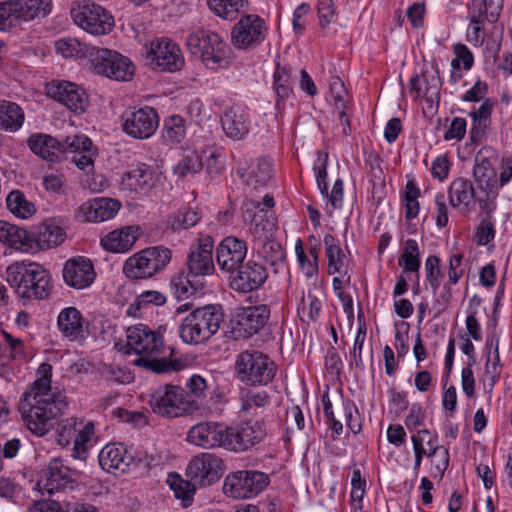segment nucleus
<instances>
[{
	"instance_id": "1",
	"label": "nucleus",
	"mask_w": 512,
	"mask_h": 512,
	"mask_svg": "<svg viewBox=\"0 0 512 512\" xmlns=\"http://www.w3.org/2000/svg\"><path fill=\"white\" fill-rule=\"evenodd\" d=\"M38 379L25 391L18 403V411L28 430L44 436L56 424L67 408L66 394L51 386L52 366L40 364Z\"/></svg>"
},
{
	"instance_id": "2",
	"label": "nucleus",
	"mask_w": 512,
	"mask_h": 512,
	"mask_svg": "<svg viewBox=\"0 0 512 512\" xmlns=\"http://www.w3.org/2000/svg\"><path fill=\"white\" fill-rule=\"evenodd\" d=\"M127 344L139 355L134 364L157 374L177 372L185 367L183 360L172 359L173 349L165 355L162 336L148 326L139 324L127 330Z\"/></svg>"
},
{
	"instance_id": "3",
	"label": "nucleus",
	"mask_w": 512,
	"mask_h": 512,
	"mask_svg": "<svg viewBox=\"0 0 512 512\" xmlns=\"http://www.w3.org/2000/svg\"><path fill=\"white\" fill-rule=\"evenodd\" d=\"M6 273L8 283L22 299L41 300L50 294V275L36 262H15Z\"/></svg>"
},
{
	"instance_id": "4",
	"label": "nucleus",
	"mask_w": 512,
	"mask_h": 512,
	"mask_svg": "<svg viewBox=\"0 0 512 512\" xmlns=\"http://www.w3.org/2000/svg\"><path fill=\"white\" fill-rule=\"evenodd\" d=\"M223 319V310L219 304L198 307L182 320L179 326L180 337L188 344L203 343L217 333Z\"/></svg>"
},
{
	"instance_id": "5",
	"label": "nucleus",
	"mask_w": 512,
	"mask_h": 512,
	"mask_svg": "<svg viewBox=\"0 0 512 512\" xmlns=\"http://www.w3.org/2000/svg\"><path fill=\"white\" fill-rule=\"evenodd\" d=\"M276 371L275 362L259 350H244L236 356V377L246 386H266L273 381Z\"/></svg>"
},
{
	"instance_id": "6",
	"label": "nucleus",
	"mask_w": 512,
	"mask_h": 512,
	"mask_svg": "<svg viewBox=\"0 0 512 512\" xmlns=\"http://www.w3.org/2000/svg\"><path fill=\"white\" fill-rule=\"evenodd\" d=\"M186 44L190 53L208 69L216 70L228 64L231 50L222 37L213 31L197 30L188 36Z\"/></svg>"
},
{
	"instance_id": "7",
	"label": "nucleus",
	"mask_w": 512,
	"mask_h": 512,
	"mask_svg": "<svg viewBox=\"0 0 512 512\" xmlns=\"http://www.w3.org/2000/svg\"><path fill=\"white\" fill-rule=\"evenodd\" d=\"M171 257V250L165 246L147 247L125 261L123 273L129 279H147L164 270Z\"/></svg>"
},
{
	"instance_id": "8",
	"label": "nucleus",
	"mask_w": 512,
	"mask_h": 512,
	"mask_svg": "<svg viewBox=\"0 0 512 512\" xmlns=\"http://www.w3.org/2000/svg\"><path fill=\"white\" fill-rule=\"evenodd\" d=\"M150 403L154 413L168 418L185 415L197 408L195 401L189 399V394L176 385L157 388Z\"/></svg>"
},
{
	"instance_id": "9",
	"label": "nucleus",
	"mask_w": 512,
	"mask_h": 512,
	"mask_svg": "<svg viewBox=\"0 0 512 512\" xmlns=\"http://www.w3.org/2000/svg\"><path fill=\"white\" fill-rule=\"evenodd\" d=\"M269 484L267 474L256 470H239L229 473L223 484L225 495L235 499L251 498Z\"/></svg>"
},
{
	"instance_id": "10",
	"label": "nucleus",
	"mask_w": 512,
	"mask_h": 512,
	"mask_svg": "<svg viewBox=\"0 0 512 512\" xmlns=\"http://www.w3.org/2000/svg\"><path fill=\"white\" fill-rule=\"evenodd\" d=\"M91 63L97 74L117 81H128L134 74V65L127 57L107 48H97Z\"/></svg>"
},
{
	"instance_id": "11",
	"label": "nucleus",
	"mask_w": 512,
	"mask_h": 512,
	"mask_svg": "<svg viewBox=\"0 0 512 512\" xmlns=\"http://www.w3.org/2000/svg\"><path fill=\"white\" fill-rule=\"evenodd\" d=\"M71 16L76 25L95 35L109 33L114 26L113 17L107 10L90 1H84L73 7Z\"/></svg>"
},
{
	"instance_id": "12",
	"label": "nucleus",
	"mask_w": 512,
	"mask_h": 512,
	"mask_svg": "<svg viewBox=\"0 0 512 512\" xmlns=\"http://www.w3.org/2000/svg\"><path fill=\"white\" fill-rule=\"evenodd\" d=\"M144 49L149 64L161 71L175 72L184 66L179 46L168 38L153 40Z\"/></svg>"
},
{
	"instance_id": "13",
	"label": "nucleus",
	"mask_w": 512,
	"mask_h": 512,
	"mask_svg": "<svg viewBox=\"0 0 512 512\" xmlns=\"http://www.w3.org/2000/svg\"><path fill=\"white\" fill-rule=\"evenodd\" d=\"M224 462L213 453H200L194 456L186 468V477L199 488L211 486L223 475Z\"/></svg>"
},
{
	"instance_id": "14",
	"label": "nucleus",
	"mask_w": 512,
	"mask_h": 512,
	"mask_svg": "<svg viewBox=\"0 0 512 512\" xmlns=\"http://www.w3.org/2000/svg\"><path fill=\"white\" fill-rule=\"evenodd\" d=\"M270 315V307L266 304L239 307L233 314V332L238 337L250 338L266 326Z\"/></svg>"
},
{
	"instance_id": "15",
	"label": "nucleus",
	"mask_w": 512,
	"mask_h": 512,
	"mask_svg": "<svg viewBox=\"0 0 512 512\" xmlns=\"http://www.w3.org/2000/svg\"><path fill=\"white\" fill-rule=\"evenodd\" d=\"M267 36L265 21L256 14H247L234 25L231 42L237 49H252L260 45Z\"/></svg>"
},
{
	"instance_id": "16",
	"label": "nucleus",
	"mask_w": 512,
	"mask_h": 512,
	"mask_svg": "<svg viewBox=\"0 0 512 512\" xmlns=\"http://www.w3.org/2000/svg\"><path fill=\"white\" fill-rule=\"evenodd\" d=\"M242 211L243 220L249 225L254 243L272 236L276 230V217L272 210L262 207L259 201L247 200Z\"/></svg>"
},
{
	"instance_id": "17",
	"label": "nucleus",
	"mask_w": 512,
	"mask_h": 512,
	"mask_svg": "<svg viewBox=\"0 0 512 512\" xmlns=\"http://www.w3.org/2000/svg\"><path fill=\"white\" fill-rule=\"evenodd\" d=\"M226 450L246 452L262 442L266 436V428L260 421H243L235 425H227Z\"/></svg>"
},
{
	"instance_id": "18",
	"label": "nucleus",
	"mask_w": 512,
	"mask_h": 512,
	"mask_svg": "<svg viewBox=\"0 0 512 512\" xmlns=\"http://www.w3.org/2000/svg\"><path fill=\"white\" fill-rule=\"evenodd\" d=\"M122 129L134 139H147L158 128L159 116L157 111L149 106L137 110H127L121 116Z\"/></svg>"
},
{
	"instance_id": "19",
	"label": "nucleus",
	"mask_w": 512,
	"mask_h": 512,
	"mask_svg": "<svg viewBox=\"0 0 512 512\" xmlns=\"http://www.w3.org/2000/svg\"><path fill=\"white\" fill-rule=\"evenodd\" d=\"M77 476L78 472L69 468L63 459L53 458L36 485L42 493L47 492L51 495L61 489L73 488Z\"/></svg>"
},
{
	"instance_id": "20",
	"label": "nucleus",
	"mask_w": 512,
	"mask_h": 512,
	"mask_svg": "<svg viewBox=\"0 0 512 512\" xmlns=\"http://www.w3.org/2000/svg\"><path fill=\"white\" fill-rule=\"evenodd\" d=\"M230 277V286L241 293H249L259 289L267 280L266 268L254 261L242 263Z\"/></svg>"
},
{
	"instance_id": "21",
	"label": "nucleus",
	"mask_w": 512,
	"mask_h": 512,
	"mask_svg": "<svg viewBox=\"0 0 512 512\" xmlns=\"http://www.w3.org/2000/svg\"><path fill=\"white\" fill-rule=\"evenodd\" d=\"M227 425L220 422L206 421L194 425L188 432L191 443L205 448L221 447L226 449Z\"/></svg>"
},
{
	"instance_id": "22",
	"label": "nucleus",
	"mask_w": 512,
	"mask_h": 512,
	"mask_svg": "<svg viewBox=\"0 0 512 512\" xmlns=\"http://www.w3.org/2000/svg\"><path fill=\"white\" fill-rule=\"evenodd\" d=\"M213 247L214 242L211 236L199 238L197 242L191 246L187 258L190 276H205L213 273Z\"/></svg>"
},
{
	"instance_id": "23",
	"label": "nucleus",
	"mask_w": 512,
	"mask_h": 512,
	"mask_svg": "<svg viewBox=\"0 0 512 512\" xmlns=\"http://www.w3.org/2000/svg\"><path fill=\"white\" fill-rule=\"evenodd\" d=\"M47 94L77 113L84 112L88 103V97L84 89L69 81L48 84Z\"/></svg>"
},
{
	"instance_id": "24",
	"label": "nucleus",
	"mask_w": 512,
	"mask_h": 512,
	"mask_svg": "<svg viewBox=\"0 0 512 512\" xmlns=\"http://www.w3.org/2000/svg\"><path fill=\"white\" fill-rule=\"evenodd\" d=\"M246 255V243L236 237L224 238L216 250V260L219 267L230 273H234L239 268Z\"/></svg>"
},
{
	"instance_id": "25",
	"label": "nucleus",
	"mask_w": 512,
	"mask_h": 512,
	"mask_svg": "<svg viewBox=\"0 0 512 512\" xmlns=\"http://www.w3.org/2000/svg\"><path fill=\"white\" fill-rule=\"evenodd\" d=\"M63 278L67 285L75 289L90 286L95 278L91 260L83 257L68 260L63 268Z\"/></svg>"
},
{
	"instance_id": "26",
	"label": "nucleus",
	"mask_w": 512,
	"mask_h": 512,
	"mask_svg": "<svg viewBox=\"0 0 512 512\" xmlns=\"http://www.w3.org/2000/svg\"><path fill=\"white\" fill-rule=\"evenodd\" d=\"M221 125L227 137L233 140L243 139L249 133V115L240 106L230 107L223 113Z\"/></svg>"
},
{
	"instance_id": "27",
	"label": "nucleus",
	"mask_w": 512,
	"mask_h": 512,
	"mask_svg": "<svg viewBox=\"0 0 512 512\" xmlns=\"http://www.w3.org/2000/svg\"><path fill=\"white\" fill-rule=\"evenodd\" d=\"M66 238L64 229L52 220L42 222L31 234V252L60 245Z\"/></svg>"
},
{
	"instance_id": "28",
	"label": "nucleus",
	"mask_w": 512,
	"mask_h": 512,
	"mask_svg": "<svg viewBox=\"0 0 512 512\" xmlns=\"http://www.w3.org/2000/svg\"><path fill=\"white\" fill-rule=\"evenodd\" d=\"M57 328L69 341H79L85 336L84 318L75 307L62 309L57 317Z\"/></svg>"
},
{
	"instance_id": "29",
	"label": "nucleus",
	"mask_w": 512,
	"mask_h": 512,
	"mask_svg": "<svg viewBox=\"0 0 512 512\" xmlns=\"http://www.w3.org/2000/svg\"><path fill=\"white\" fill-rule=\"evenodd\" d=\"M452 207H461L462 213L468 214L476 206V194L472 183L464 178L454 179L448 190Z\"/></svg>"
},
{
	"instance_id": "30",
	"label": "nucleus",
	"mask_w": 512,
	"mask_h": 512,
	"mask_svg": "<svg viewBox=\"0 0 512 512\" xmlns=\"http://www.w3.org/2000/svg\"><path fill=\"white\" fill-rule=\"evenodd\" d=\"M120 204L112 198H95L89 202L83 203L80 211L86 221L103 222L113 218L118 212Z\"/></svg>"
},
{
	"instance_id": "31",
	"label": "nucleus",
	"mask_w": 512,
	"mask_h": 512,
	"mask_svg": "<svg viewBox=\"0 0 512 512\" xmlns=\"http://www.w3.org/2000/svg\"><path fill=\"white\" fill-rule=\"evenodd\" d=\"M99 464L102 469L110 472L120 470L124 472L131 464L133 458L127 453L122 444H107L99 453Z\"/></svg>"
},
{
	"instance_id": "32",
	"label": "nucleus",
	"mask_w": 512,
	"mask_h": 512,
	"mask_svg": "<svg viewBox=\"0 0 512 512\" xmlns=\"http://www.w3.org/2000/svg\"><path fill=\"white\" fill-rule=\"evenodd\" d=\"M30 150L49 162H58L61 159L60 140L47 135L36 133L31 135L27 140Z\"/></svg>"
},
{
	"instance_id": "33",
	"label": "nucleus",
	"mask_w": 512,
	"mask_h": 512,
	"mask_svg": "<svg viewBox=\"0 0 512 512\" xmlns=\"http://www.w3.org/2000/svg\"><path fill=\"white\" fill-rule=\"evenodd\" d=\"M137 238L138 228L125 226L108 233L101 239V244L108 251L124 253L132 248Z\"/></svg>"
},
{
	"instance_id": "34",
	"label": "nucleus",
	"mask_w": 512,
	"mask_h": 512,
	"mask_svg": "<svg viewBox=\"0 0 512 512\" xmlns=\"http://www.w3.org/2000/svg\"><path fill=\"white\" fill-rule=\"evenodd\" d=\"M0 242L23 252H31V233L24 228L0 220Z\"/></svg>"
},
{
	"instance_id": "35",
	"label": "nucleus",
	"mask_w": 512,
	"mask_h": 512,
	"mask_svg": "<svg viewBox=\"0 0 512 512\" xmlns=\"http://www.w3.org/2000/svg\"><path fill=\"white\" fill-rule=\"evenodd\" d=\"M152 178V169L148 165L140 163L122 176L121 185L123 189L131 192L147 191L153 185Z\"/></svg>"
},
{
	"instance_id": "36",
	"label": "nucleus",
	"mask_w": 512,
	"mask_h": 512,
	"mask_svg": "<svg viewBox=\"0 0 512 512\" xmlns=\"http://www.w3.org/2000/svg\"><path fill=\"white\" fill-rule=\"evenodd\" d=\"M503 7L502 0H471L467 9L469 12V23H478V20L485 19L490 23L498 21Z\"/></svg>"
},
{
	"instance_id": "37",
	"label": "nucleus",
	"mask_w": 512,
	"mask_h": 512,
	"mask_svg": "<svg viewBox=\"0 0 512 512\" xmlns=\"http://www.w3.org/2000/svg\"><path fill=\"white\" fill-rule=\"evenodd\" d=\"M253 249L273 268L274 273L284 268L286 255L280 243L268 237L255 242Z\"/></svg>"
},
{
	"instance_id": "38",
	"label": "nucleus",
	"mask_w": 512,
	"mask_h": 512,
	"mask_svg": "<svg viewBox=\"0 0 512 512\" xmlns=\"http://www.w3.org/2000/svg\"><path fill=\"white\" fill-rule=\"evenodd\" d=\"M473 177L482 191L493 192L498 183L491 161L480 153L475 157Z\"/></svg>"
},
{
	"instance_id": "39",
	"label": "nucleus",
	"mask_w": 512,
	"mask_h": 512,
	"mask_svg": "<svg viewBox=\"0 0 512 512\" xmlns=\"http://www.w3.org/2000/svg\"><path fill=\"white\" fill-rule=\"evenodd\" d=\"M237 175L248 186H265L272 178V166L268 160L259 159L251 165L250 170H237Z\"/></svg>"
},
{
	"instance_id": "40",
	"label": "nucleus",
	"mask_w": 512,
	"mask_h": 512,
	"mask_svg": "<svg viewBox=\"0 0 512 512\" xmlns=\"http://www.w3.org/2000/svg\"><path fill=\"white\" fill-rule=\"evenodd\" d=\"M240 409L250 415H257L258 410L263 409L270 403V396L266 391H255L252 389H241Z\"/></svg>"
},
{
	"instance_id": "41",
	"label": "nucleus",
	"mask_w": 512,
	"mask_h": 512,
	"mask_svg": "<svg viewBox=\"0 0 512 512\" xmlns=\"http://www.w3.org/2000/svg\"><path fill=\"white\" fill-rule=\"evenodd\" d=\"M23 111L17 104L9 101L0 102V127L17 131L23 124Z\"/></svg>"
},
{
	"instance_id": "42",
	"label": "nucleus",
	"mask_w": 512,
	"mask_h": 512,
	"mask_svg": "<svg viewBox=\"0 0 512 512\" xmlns=\"http://www.w3.org/2000/svg\"><path fill=\"white\" fill-rule=\"evenodd\" d=\"M6 204L8 210L21 219H27L36 212L34 203L27 200L24 193L20 190L11 191L6 198Z\"/></svg>"
},
{
	"instance_id": "43",
	"label": "nucleus",
	"mask_w": 512,
	"mask_h": 512,
	"mask_svg": "<svg viewBox=\"0 0 512 512\" xmlns=\"http://www.w3.org/2000/svg\"><path fill=\"white\" fill-rule=\"evenodd\" d=\"M211 11L225 20H235L247 6V0H207Z\"/></svg>"
},
{
	"instance_id": "44",
	"label": "nucleus",
	"mask_w": 512,
	"mask_h": 512,
	"mask_svg": "<svg viewBox=\"0 0 512 512\" xmlns=\"http://www.w3.org/2000/svg\"><path fill=\"white\" fill-rule=\"evenodd\" d=\"M22 21L45 17L50 12L51 0H15Z\"/></svg>"
},
{
	"instance_id": "45",
	"label": "nucleus",
	"mask_w": 512,
	"mask_h": 512,
	"mask_svg": "<svg viewBox=\"0 0 512 512\" xmlns=\"http://www.w3.org/2000/svg\"><path fill=\"white\" fill-rule=\"evenodd\" d=\"M168 483L176 498L181 499L184 506H188L191 503L193 495L197 488H199L193 480L189 478L183 479L177 473L169 474Z\"/></svg>"
},
{
	"instance_id": "46",
	"label": "nucleus",
	"mask_w": 512,
	"mask_h": 512,
	"mask_svg": "<svg viewBox=\"0 0 512 512\" xmlns=\"http://www.w3.org/2000/svg\"><path fill=\"white\" fill-rule=\"evenodd\" d=\"M329 274H340L344 268V254L339 241L331 234L324 236Z\"/></svg>"
},
{
	"instance_id": "47",
	"label": "nucleus",
	"mask_w": 512,
	"mask_h": 512,
	"mask_svg": "<svg viewBox=\"0 0 512 512\" xmlns=\"http://www.w3.org/2000/svg\"><path fill=\"white\" fill-rule=\"evenodd\" d=\"M95 433L94 423L89 421L82 428H77L74 436L72 457L78 460H85L87 457V445Z\"/></svg>"
},
{
	"instance_id": "48",
	"label": "nucleus",
	"mask_w": 512,
	"mask_h": 512,
	"mask_svg": "<svg viewBox=\"0 0 512 512\" xmlns=\"http://www.w3.org/2000/svg\"><path fill=\"white\" fill-rule=\"evenodd\" d=\"M40 512H98L97 508L90 504L79 502H67L51 500L39 504Z\"/></svg>"
},
{
	"instance_id": "49",
	"label": "nucleus",
	"mask_w": 512,
	"mask_h": 512,
	"mask_svg": "<svg viewBox=\"0 0 512 512\" xmlns=\"http://www.w3.org/2000/svg\"><path fill=\"white\" fill-rule=\"evenodd\" d=\"M398 264L404 267L405 271L418 272L420 269V251L416 240L408 239L405 242L403 252L399 257Z\"/></svg>"
},
{
	"instance_id": "50",
	"label": "nucleus",
	"mask_w": 512,
	"mask_h": 512,
	"mask_svg": "<svg viewBox=\"0 0 512 512\" xmlns=\"http://www.w3.org/2000/svg\"><path fill=\"white\" fill-rule=\"evenodd\" d=\"M291 71L289 67L277 65L274 72L273 88L277 94L278 100L276 106L279 107L280 100L286 99L292 93Z\"/></svg>"
},
{
	"instance_id": "51",
	"label": "nucleus",
	"mask_w": 512,
	"mask_h": 512,
	"mask_svg": "<svg viewBox=\"0 0 512 512\" xmlns=\"http://www.w3.org/2000/svg\"><path fill=\"white\" fill-rule=\"evenodd\" d=\"M200 219L201 216L196 210H180L168 218L167 227L172 231H180L182 229L186 230L195 226Z\"/></svg>"
},
{
	"instance_id": "52",
	"label": "nucleus",
	"mask_w": 512,
	"mask_h": 512,
	"mask_svg": "<svg viewBox=\"0 0 512 512\" xmlns=\"http://www.w3.org/2000/svg\"><path fill=\"white\" fill-rule=\"evenodd\" d=\"M163 137L172 144L183 141L186 135L185 120L179 115H172L165 120Z\"/></svg>"
},
{
	"instance_id": "53",
	"label": "nucleus",
	"mask_w": 512,
	"mask_h": 512,
	"mask_svg": "<svg viewBox=\"0 0 512 512\" xmlns=\"http://www.w3.org/2000/svg\"><path fill=\"white\" fill-rule=\"evenodd\" d=\"M203 167L200 156L190 151L183 156V158L174 167L173 172L179 178H184L190 174H196L201 171Z\"/></svg>"
},
{
	"instance_id": "54",
	"label": "nucleus",
	"mask_w": 512,
	"mask_h": 512,
	"mask_svg": "<svg viewBox=\"0 0 512 512\" xmlns=\"http://www.w3.org/2000/svg\"><path fill=\"white\" fill-rule=\"evenodd\" d=\"M60 145H62V148L60 149L62 157L68 153L76 155L81 152H90L92 141L86 135L77 134L67 136L63 141H60Z\"/></svg>"
},
{
	"instance_id": "55",
	"label": "nucleus",
	"mask_w": 512,
	"mask_h": 512,
	"mask_svg": "<svg viewBox=\"0 0 512 512\" xmlns=\"http://www.w3.org/2000/svg\"><path fill=\"white\" fill-rule=\"evenodd\" d=\"M22 21L14 1L0 3V30L6 31Z\"/></svg>"
},
{
	"instance_id": "56",
	"label": "nucleus",
	"mask_w": 512,
	"mask_h": 512,
	"mask_svg": "<svg viewBox=\"0 0 512 512\" xmlns=\"http://www.w3.org/2000/svg\"><path fill=\"white\" fill-rule=\"evenodd\" d=\"M420 196V190L414 183V181H408L405 186V217L410 220L415 218L419 213V202L418 197Z\"/></svg>"
},
{
	"instance_id": "57",
	"label": "nucleus",
	"mask_w": 512,
	"mask_h": 512,
	"mask_svg": "<svg viewBox=\"0 0 512 512\" xmlns=\"http://www.w3.org/2000/svg\"><path fill=\"white\" fill-rule=\"evenodd\" d=\"M440 259L436 255H430L425 261L426 279L435 294L440 286V279L443 277L440 271Z\"/></svg>"
},
{
	"instance_id": "58",
	"label": "nucleus",
	"mask_w": 512,
	"mask_h": 512,
	"mask_svg": "<svg viewBox=\"0 0 512 512\" xmlns=\"http://www.w3.org/2000/svg\"><path fill=\"white\" fill-rule=\"evenodd\" d=\"M82 422H79L81 425ZM77 419L70 418L62 421L57 428V441L60 445L65 446L74 438L77 431Z\"/></svg>"
},
{
	"instance_id": "59",
	"label": "nucleus",
	"mask_w": 512,
	"mask_h": 512,
	"mask_svg": "<svg viewBox=\"0 0 512 512\" xmlns=\"http://www.w3.org/2000/svg\"><path fill=\"white\" fill-rule=\"evenodd\" d=\"M318 161L320 165L315 167L317 185L322 195H328V184L326 182L328 154L319 151Z\"/></svg>"
},
{
	"instance_id": "60",
	"label": "nucleus",
	"mask_w": 512,
	"mask_h": 512,
	"mask_svg": "<svg viewBox=\"0 0 512 512\" xmlns=\"http://www.w3.org/2000/svg\"><path fill=\"white\" fill-rule=\"evenodd\" d=\"M495 236L491 219H483L476 228L475 238L479 245H487Z\"/></svg>"
},
{
	"instance_id": "61",
	"label": "nucleus",
	"mask_w": 512,
	"mask_h": 512,
	"mask_svg": "<svg viewBox=\"0 0 512 512\" xmlns=\"http://www.w3.org/2000/svg\"><path fill=\"white\" fill-rule=\"evenodd\" d=\"M1 334L5 343L8 345L10 349V354L7 355L8 358H10V360L23 358L25 355V351L22 339L14 337L4 330L1 332Z\"/></svg>"
},
{
	"instance_id": "62",
	"label": "nucleus",
	"mask_w": 512,
	"mask_h": 512,
	"mask_svg": "<svg viewBox=\"0 0 512 512\" xmlns=\"http://www.w3.org/2000/svg\"><path fill=\"white\" fill-rule=\"evenodd\" d=\"M467 122L464 118L456 117L450 123L448 130L444 134L446 141L450 140H461L464 138L466 133Z\"/></svg>"
},
{
	"instance_id": "63",
	"label": "nucleus",
	"mask_w": 512,
	"mask_h": 512,
	"mask_svg": "<svg viewBox=\"0 0 512 512\" xmlns=\"http://www.w3.org/2000/svg\"><path fill=\"white\" fill-rule=\"evenodd\" d=\"M55 48L57 53L61 54L65 58L73 57L81 51L80 43L71 38L56 41Z\"/></svg>"
},
{
	"instance_id": "64",
	"label": "nucleus",
	"mask_w": 512,
	"mask_h": 512,
	"mask_svg": "<svg viewBox=\"0 0 512 512\" xmlns=\"http://www.w3.org/2000/svg\"><path fill=\"white\" fill-rule=\"evenodd\" d=\"M186 387L189 394L196 398H201L204 396L205 391L208 389V384L206 379L200 375L195 374L189 378L186 383Z\"/></svg>"
}]
</instances>
